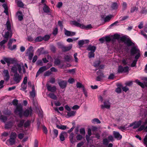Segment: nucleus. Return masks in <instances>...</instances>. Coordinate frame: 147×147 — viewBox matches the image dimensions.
Instances as JSON below:
<instances>
[{"label": "nucleus", "instance_id": "nucleus-40", "mask_svg": "<svg viewBox=\"0 0 147 147\" xmlns=\"http://www.w3.org/2000/svg\"><path fill=\"white\" fill-rule=\"evenodd\" d=\"M126 125H124L123 126H118V128L121 130V131H124L126 129Z\"/></svg>", "mask_w": 147, "mask_h": 147}, {"label": "nucleus", "instance_id": "nucleus-24", "mask_svg": "<svg viewBox=\"0 0 147 147\" xmlns=\"http://www.w3.org/2000/svg\"><path fill=\"white\" fill-rule=\"evenodd\" d=\"M89 41L88 40H80L78 41V44L80 47H81L84 43H88Z\"/></svg>", "mask_w": 147, "mask_h": 147}, {"label": "nucleus", "instance_id": "nucleus-54", "mask_svg": "<svg viewBox=\"0 0 147 147\" xmlns=\"http://www.w3.org/2000/svg\"><path fill=\"white\" fill-rule=\"evenodd\" d=\"M94 52L91 51L88 54V56L89 58L94 57Z\"/></svg>", "mask_w": 147, "mask_h": 147}, {"label": "nucleus", "instance_id": "nucleus-59", "mask_svg": "<svg viewBox=\"0 0 147 147\" xmlns=\"http://www.w3.org/2000/svg\"><path fill=\"white\" fill-rule=\"evenodd\" d=\"M27 54L28 55V57L29 59L30 60H31L32 59V57L33 56V54L32 52H29L28 53H27Z\"/></svg>", "mask_w": 147, "mask_h": 147}, {"label": "nucleus", "instance_id": "nucleus-36", "mask_svg": "<svg viewBox=\"0 0 147 147\" xmlns=\"http://www.w3.org/2000/svg\"><path fill=\"white\" fill-rule=\"evenodd\" d=\"M109 142V140L107 138H104L102 140V143L105 146H107Z\"/></svg>", "mask_w": 147, "mask_h": 147}, {"label": "nucleus", "instance_id": "nucleus-44", "mask_svg": "<svg viewBox=\"0 0 147 147\" xmlns=\"http://www.w3.org/2000/svg\"><path fill=\"white\" fill-rule=\"evenodd\" d=\"M49 96L51 98L54 100H56L57 99V96L53 93H50L49 94Z\"/></svg>", "mask_w": 147, "mask_h": 147}, {"label": "nucleus", "instance_id": "nucleus-61", "mask_svg": "<svg viewBox=\"0 0 147 147\" xmlns=\"http://www.w3.org/2000/svg\"><path fill=\"white\" fill-rule=\"evenodd\" d=\"M80 132L81 134H85V130L84 128H81L80 129Z\"/></svg>", "mask_w": 147, "mask_h": 147}, {"label": "nucleus", "instance_id": "nucleus-14", "mask_svg": "<svg viewBox=\"0 0 147 147\" xmlns=\"http://www.w3.org/2000/svg\"><path fill=\"white\" fill-rule=\"evenodd\" d=\"M97 74L98 76L96 78V80L97 81H100L103 77V74L101 73L100 70H99L97 72Z\"/></svg>", "mask_w": 147, "mask_h": 147}, {"label": "nucleus", "instance_id": "nucleus-35", "mask_svg": "<svg viewBox=\"0 0 147 147\" xmlns=\"http://www.w3.org/2000/svg\"><path fill=\"white\" fill-rule=\"evenodd\" d=\"M56 127L58 129H62L65 130L67 128V126L65 125H56Z\"/></svg>", "mask_w": 147, "mask_h": 147}, {"label": "nucleus", "instance_id": "nucleus-9", "mask_svg": "<svg viewBox=\"0 0 147 147\" xmlns=\"http://www.w3.org/2000/svg\"><path fill=\"white\" fill-rule=\"evenodd\" d=\"M13 41L15 42L16 40L15 39H10L9 41L8 44V48L11 51L15 49L16 47V45H13V47L11 46V45Z\"/></svg>", "mask_w": 147, "mask_h": 147}, {"label": "nucleus", "instance_id": "nucleus-29", "mask_svg": "<svg viewBox=\"0 0 147 147\" xmlns=\"http://www.w3.org/2000/svg\"><path fill=\"white\" fill-rule=\"evenodd\" d=\"M66 134V132H62L60 134L59 136V138L60 140L61 141H64L65 140V136Z\"/></svg>", "mask_w": 147, "mask_h": 147}, {"label": "nucleus", "instance_id": "nucleus-22", "mask_svg": "<svg viewBox=\"0 0 147 147\" xmlns=\"http://www.w3.org/2000/svg\"><path fill=\"white\" fill-rule=\"evenodd\" d=\"M62 50L63 51H67L70 50L72 47V45H70L66 47L64 46L63 47H61Z\"/></svg>", "mask_w": 147, "mask_h": 147}, {"label": "nucleus", "instance_id": "nucleus-46", "mask_svg": "<svg viewBox=\"0 0 147 147\" xmlns=\"http://www.w3.org/2000/svg\"><path fill=\"white\" fill-rule=\"evenodd\" d=\"M32 111H24V115L26 117H28L29 116L30 113H32Z\"/></svg>", "mask_w": 147, "mask_h": 147}, {"label": "nucleus", "instance_id": "nucleus-37", "mask_svg": "<svg viewBox=\"0 0 147 147\" xmlns=\"http://www.w3.org/2000/svg\"><path fill=\"white\" fill-rule=\"evenodd\" d=\"M92 123L94 124H99L100 123V121L97 118L93 119L92 121Z\"/></svg>", "mask_w": 147, "mask_h": 147}, {"label": "nucleus", "instance_id": "nucleus-26", "mask_svg": "<svg viewBox=\"0 0 147 147\" xmlns=\"http://www.w3.org/2000/svg\"><path fill=\"white\" fill-rule=\"evenodd\" d=\"M7 119V117L1 115V111H0V120L3 122L5 123Z\"/></svg>", "mask_w": 147, "mask_h": 147}, {"label": "nucleus", "instance_id": "nucleus-39", "mask_svg": "<svg viewBox=\"0 0 147 147\" xmlns=\"http://www.w3.org/2000/svg\"><path fill=\"white\" fill-rule=\"evenodd\" d=\"M112 17V16L111 15H109L106 16L104 19V21L105 22H109L110 20L111 19Z\"/></svg>", "mask_w": 147, "mask_h": 147}, {"label": "nucleus", "instance_id": "nucleus-13", "mask_svg": "<svg viewBox=\"0 0 147 147\" xmlns=\"http://www.w3.org/2000/svg\"><path fill=\"white\" fill-rule=\"evenodd\" d=\"M13 124L14 123L13 121H9L5 124V127L6 129H10L13 126Z\"/></svg>", "mask_w": 147, "mask_h": 147}, {"label": "nucleus", "instance_id": "nucleus-45", "mask_svg": "<svg viewBox=\"0 0 147 147\" xmlns=\"http://www.w3.org/2000/svg\"><path fill=\"white\" fill-rule=\"evenodd\" d=\"M37 52L39 55L44 53V48H41L37 50Z\"/></svg>", "mask_w": 147, "mask_h": 147}, {"label": "nucleus", "instance_id": "nucleus-17", "mask_svg": "<svg viewBox=\"0 0 147 147\" xmlns=\"http://www.w3.org/2000/svg\"><path fill=\"white\" fill-rule=\"evenodd\" d=\"M3 74L5 80L7 81H8L9 78V75L8 70H4L3 71Z\"/></svg>", "mask_w": 147, "mask_h": 147}, {"label": "nucleus", "instance_id": "nucleus-53", "mask_svg": "<svg viewBox=\"0 0 147 147\" xmlns=\"http://www.w3.org/2000/svg\"><path fill=\"white\" fill-rule=\"evenodd\" d=\"M43 39V37L40 36H39L38 37H37L35 40V41L36 42H40L42 41Z\"/></svg>", "mask_w": 147, "mask_h": 147}, {"label": "nucleus", "instance_id": "nucleus-16", "mask_svg": "<svg viewBox=\"0 0 147 147\" xmlns=\"http://www.w3.org/2000/svg\"><path fill=\"white\" fill-rule=\"evenodd\" d=\"M46 86L48 90L49 91L53 92L55 91L56 90V87L55 86L51 87L48 84H46Z\"/></svg>", "mask_w": 147, "mask_h": 147}, {"label": "nucleus", "instance_id": "nucleus-4", "mask_svg": "<svg viewBox=\"0 0 147 147\" xmlns=\"http://www.w3.org/2000/svg\"><path fill=\"white\" fill-rule=\"evenodd\" d=\"M5 25L6 29L8 31L5 32L4 37L5 39L8 40L9 38H11L12 36L11 24L8 20L7 21Z\"/></svg>", "mask_w": 147, "mask_h": 147}, {"label": "nucleus", "instance_id": "nucleus-25", "mask_svg": "<svg viewBox=\"0 0 147 147\" xmlns=\"http://www.w3.org/2000/svg\"><path fill=\"white\" fill-rule=\"evenodd\" d=\"M128 60H131L130 58H125L123 59L122 61V64L124 65H125L127 64L128 65H130V63L128 62Z\"/></svg>", "mask_w": 147, "mask_h": 147}, {"label": "nucleus", "instance_id": "nucleus-63", "mask_svg": "<svg viewBox=\"0 0 147 147\" xmlns=\"http://www.w3.org/2000/svg\"><path fill=\"white\" fill-rule=\"evenodd\" d=\"M60 61L58 59H55L54 62L55 64L57 65H60Z\"/></svg>", "mask_w": 147, "mask_h": 147}, {"label": "nucleus", "instance_id": "nucleus-27", "mask_svg": "<svg viewBox=\"0 0 147 147\" xmlns=\"http://www.w3.org/2000/svg\"><path fill=\"white\" fill-rule=\"evenodd\" d=\"M43 9L45 13H47L50 12V8L45 4H44V6L43 7Z\"/></svg>", "mask_w": 147, "mask_h": 147}, {"label": "nucleus", "instance_id": "nucleus-41", "mask_svg": "<svg viewBox=\"0 0 147 147\" xmlns=\"http://www.w3.org/2000/svg\"><path fill=\"white\" fill-rule=\"evenodd\" d=\"M17 4L18 7H23L24 5V4L21 1H18Z\"/></svg>", "mask_w": 147, "mask_h": 147}, {"label": "nucleus", "instance_id": "nucleus-49", "mask_svg": "<svg viewBox=\"0 0 147 147\" xmlns=\"http://www.w3.org/2000/svg\"><path fill=\"white\" fill-rule=\"evenodd\" d=\"M76 86L78 88H82L83 89V88H84V86L82 84V83L79 82H77V83Z\"/></svg>", "mask_w": 147, "mask_h": 147}, {"label": "nucleus", "instance_id": "nucleus-32", "mask_svg": "<svg viewBox=\"0 0 147 147\" xmlns=\"http://www.w3.org/2000/svg\"><path fill=\"white\" fill-rule=\"evenodd\" d=\"M143 129L146 130V131L147 132V125L145 127L144 125H142L138 129L137 131H140Z\"/></svg>", "mask_w": 147, "mask_h": 147}, {"label": "nucleus", "instance_id": "nucleus-33", "mask_svg": "<svg viewBox=\"0 0 147 147\" xmlns=\"http://www.w3.org/2000/svg\"><path fill=\"white\" fill-rule=\"evenodd\" d=\"M118 5L116 3H113L111 5V8L112 9L116 10L118 8Z\"/></svg>", "mask_w": 147, "mask_h": 147}, {"label": "nucleus", "instance_id": "nucleus-31", "mask_svg": "<svg viewBox=\"0 0 147 147\" xmlns=\"http://www.w3.org/2000/svg\"><path fill=\"white\" fill-rule=\"evenodd\" d=\"M25 121L22 119L20 121L19 123L17 124V126L19 128H22L24 123Z\"/></svg>", "mask_w": 147, "mask_h": 147}, {"label": "nucleus", "instance_id": "nucleus-2", "mask_svg": "<svg viewBox=\"0 0 147 147\" xmlns=\"http://www.w3.org/2000/svg\"><path fill=\"white\" fill-rule=\"evenodd\" d=\"M17 136L19 139L21 140L24 138V135L23 133H20L17 135L16 132H12L10 134L9 139L6 141V144L8 146H12L15 144L16 142V139Z\"/></svg>", "mask_w": 147, "mask_h": 147}, {"label": "nucleus", "instance_id": "nucleus-42", "mask_svg": "<svg viewBox=\"0 0 147 147\" xmlns=\"http://www.w3.org/2000/svg\"><path fill=\"white\" fill-rule=\"evenodd\" d=\"M127 8V4L125 2H123L122 4V10L125 11Z\"/></svg>", "mask_w": 147, "mask_h": 147}, {"label": "nucleus", "instance_id": "nucleus-58", "mask_svg": "<svg viewBox=\"0 0 147 147\" xmlns=\"http://www.w3.org/2000/svg\"><path fill=\"white\" fill-rule=\"evenodd\" d=\"M50 38V36L49 35H46L43 37V39L45 41H46L48 40Z\"/></svg>", "mask_w": 147, "mask_h": 147}, {"label": "nucleus", "instance_id": "nucleus-52", "mask_svg": "<svg viewBox=\"0 0 147 147\" xmlns=\"http://www.w3.org/2000/svg\"><path fill=\"white\" fill-rule=\"evenodd\" d=\"M53 133L54 135L55 138L57 137L58 133V131L56 129H54L53 130Z\"/></svg>", "mask_w": 147, "mask_h": 147}, {"label": "nucleus", "instance_id": "nucleus-38", "mask_svg": "<svg viewBox=\"0 0 147 147\" xmlns=\"http://www.w3.org/2000/svg\"><path fill=\"white\" fill-rule=\"evenodd\" d=\"M16 110H22V105L21 103H19L16 107Z\"/></svg>", "mask_w": 147, "mask_h": 147}, {"label": "nucleus", "instance_id": "nucleus-57", "mask_svg": "<svg viewBox=\"0 0 147 147\" xmlns=\"http://www.w3.org/2000/svg\"><path fill=\"white\" fill-rule=\"evenodd\" d=\"M18 101L16 99H14L12 101V104L16 107L18 104Z\"/></svg>", "mask_w": 147, "mask_h": 147}, {"label": "nucleus", "instance_id": "nucleus-21", "mask_svg": "<svg viewBox=\"0 0 147 147\" xmlns=\"http://www.w3.org/2000/svg\"><path fill=\"white\" fill-rule=\"evenodd\" d=\"M135 82L137 84L140 86L142 88H144V86L147 87V82H144V84H143L142 83L140 82L138 80H136Z\"/></svg>", "mask_w": 147, "mask_h": 147}, {"label": "nucleus", "instance_id": "nucleus-15", "mask_svg": "<svg viewBox=\"0 0 147 147\" xmlns=\"http://www.w3.org/2000/svg\"><path fill=\"white\" fill-rule=\"evenodd\" d=\"M67 84L66 81H61L58 82V84L60 87L62 89H64L66 86Z\"/></svg>", "mask_w": 147, "mask_h": 147}, {"label": "nucleus", "instance_id": "nucleus-19", "mask_svg": "<svg viewBox=\"0 0 147 147\" xmlns=\"http://www.w3.org/2000/svg\"><path fill=\"white\" fill-rule=\"evenodd\" d=\"M4 60L7 63L8 66H9L11 63H12L13 62V59L11 58L5 57L3 58Z\"/></svg>", "mask_w": 147, "mask_h": 147}, {"label": "nucleus", "instance_id": "nucleus-56", "mask_svg": "<svg viewBox=\"0 0 147 147\" xmlns=\"http://www.w3.org/2000/svg\"><path fill=\"white\" fill-rule=\"evenodd\" d=\"M30 123L29 121H27L24 123V127H27L30 125Z\"/></svg>", "mask_w": 147, "mask_h": 147}, {"label": "nucleus", "instance_id": "nucleus-43", "mask_svg": "<svg viewBox=\"0 0 147 147\" xmlns=\"http://www.w3.org/2000/svg\"><path fill=\"white\" fill-rule=\"evenodd\" d=\"M27 85L26 84L22 83L21 85V90L23 91H25V92H26V91L25 90L26 89Z\"/></svg>", "mask_w": 147, "mask_h": 147}, {"label": "nucleus", "instance_id": "nucleus-51", "mask_svg": "<svg viewBox=\"0 0 147 147\" xmlns=\"http://www.w3.org/2000/svg\"><path fill=\"white\" fill-rule=\"evenodd\" d=\"M78 38H74L72 39L71 38H68L67 39V41L69 42H72L74 40L75 41L78 39Z\"/></svg>", "mask_w": 147, "mask_h": 147}, {"label": "nucleus", "instance_id": "nucleus-7", "mask_svg": "<svg viewBox=\"0 0 147 147\" xmlns=\"http://www.w3.org/2000/svg\"><path fill=\"white\" fill-rule=\"evenodd\" d=\"M50 66H44L40 67L37 72L36 77H37L41 73L48 69Z\"/></svg>", "mask_w": 147, "mask_h": 147}, {"label": "nucleus", "instance_id": "nucleus-23", "mask_svg": "<svg viewBox=\"0 0 147 147\" xmlns=\"http://www.w3.org/2000/svg\"><path fill=\"white\" fill-rule=\"evenodd\" d=\"M123 37H125L127 39H129L130 40H131L129 38H127L126 36H123L121 37H120V35H119V34H114L113 36V38L114 39H120V40L122 41L123 42H124L122 40H121V38Z\"/></svg>", "mask_w": 147, "mask_h": 147}, {"label": "nucleus", "instance_id": "nucleus-60", "mask_svg": "<svg viewBox=\"0 0 147 147\" xmlns=\"http://www.w3.org/2000/svg\"><path fill=\"white\" fill-rule=\"evenodd\" d=\"M43 131V132L46 134H47L48 133V130L46 127L44 125L42 126Z\"/></svg>", "mask_w": 147, "mask_h": 147}, {"label": "nucleus", "instance_id": "nucleus-28", "mask_svg": "<svg viewBox=\"0 0 147 147\" xmlns=\"http://www.w3.org/2000/svg\"><path fill=\"white\" fill-rule=\"evenodd\" d=\"M16 15L18 16V20L20 21L23 19V16L22 15V13L20 11H18L16 13Z\"/></svg>", "mask_w": 147, "mask_h": 147}, {"label": "nucleus", "instance_id": "nucleus-34", "mask_svg": "<svg viewBox=\"0 0 147 147\" xmlns=\"http://www.w3.org/2000/svg\"><path fill=\"white\" fill-rule=\"evenodd\" d=\"M74 134L73 133H71L70 134L69 137L70 142L72 144L74 143Z\"/></svg>", "mask_w": 147, "mask_h": 147}, {"label": "nucleus", "instance_id": "nucleus-11", "mask_svg": "<svg viewBox=\"0 0 147 147\" xmlns=\"http://www.w3.org/2000/svg\"><path fill=\"white\" fill-rule=\"evenodd\" d=\"M22 79V76L18 73L14 74L13 76V79L16 83L20 82Z\"/></svg>", "mask_w": 147, "mask_h": 147}, {"label": "nucleus", "instance_id": "nucleus-50", "mask_svg": "<svg viewBox=\"0 0 147 147\" xmlns=\"http://www.w3.org/2000/svg\"><path fill=\"white\" fill-rule=\"evenodd\" d=\"M100 63V60H98L95 61L94 63V67H96L99 66Z\"/></svg>", "mask_w": 147, "mask_h": 147}, {"label": "nucleus", "instance_id": "nucleus-10", "mask_svg": "<svg viewBox=\"0 0 147 147\" xmlns=\"http://www.w3.org/2000/svg\"><path fill=\"white\" fill-rule=\"evenodd\" d=\"M142 122L141 120H139L138 121H135L131 123L129 125V127H131L133 125V129H135L141 125Z\"/></svg>", "mask_w": 147, "mask_h": 147}, {"label": "nucleus", "instance_id": "nucleus-1", "mask_svg": "<svg viewBox=\"0 0 147 147\" xmlns=\"http://www.w3.org/2000/svg\"><path fill=\"white\" fill-rule=\"evenodd\" d=\"M125 45L128 47H132L130 50L131 54L132 55H135V59L131 64V67L136 66L138 59L140 56V51L138 48V46L135 45V43L133 42L131 40L127 39L125 37H123L121 38Z\"/></svg>", "mask_w": 147, "mask_h": 147}, {"label": "nucleus", "instance_id": "nucleus-5", "mask_svg": "<svg viewBox=\"0 0 147 147\" xmlns=\"http://www.w3.org/2000/svg\"><path fill=\"white\" fill-rule=\"evenodd\" d=\"M71 22L73 25L82 29L88 30L92 28V26L90 24L85 26L83 24H80L76 21H71Z\"/></svg>", "mask_w": 147, "mask_h": 147}, {"label": "nucleus", "instance_id": "nucleus-62", "mask_svg": "<svg viewBox=\"0 0 147 147\" xmlns=\"http://www.w3.org/2000/svg\"><path fill=\"white\" fill-rule=\"evenodd\" d=\"M51 74V71H46L44 74V76H49Z\"/></svg>", "mask_w": 147, "mask_h": 147}, {"label": "nucleus", "instance_id": "nucleus-55", "mask_svg": "<svg viewBox=\"0 0 147 147\" xmlns=\"http://www.w3.org/2000/svg\"><path fill=\"white\" fill-rule=\"evenodd\" d=\"M138 8L136 6H134L131 8L130 12L131 13H133L136 11H137Z\"/></svg>", "mask_w": 147, "mask_h": 147}, {"label": "nucleus", "instance_id": "nucleus-18", "mask_svg": "<svg viewBox=\"0 0 147 147\" xmlns=\"http://www.w3.org/2000/svg\"><path fill=\"white\" fill-rule=\"evenodd\" d=\"M113 135L115 138L118 140H120L122 138V136L118 132L114 131Z\"/></svg>", "mask_w": 147, "mask_h": 147}, {"label": "nucleus", "instance_id": "nucleus-30", "mask_svg": "<svg viewBox=\"0 0 147 147\" xmlns=\"http://www.w3.org/2000/svg\"><path fill=\"white\" fill-rule=\"evenodd\" d=\"M96 48V47L94 46H92L91 45H89L88 46L87 49L88 51H91L94 52Z\"/></svg>", "mask_w": 147, "mask_h": 147}, {"label": "nucleus", "instance_id": "nucleus-64", "mask_svg": "<svg viewBox=\"0 0 147 147\" xmlns=\"http://www.w3.org/2000/svg\"><path fill=\"white\" fill-rule=\"evenodd\" d=\"M76 137L77 140H81L82 138V136L80 134L77 135Z\"/></svg>", "mask_w": 147, "mask_h": 147}, {"label": "nucleus", "instance_id": "nucleus-3", "mask_svg": "<svg viewBox=\"0 0 147 147\" xmlns=\"http://www.w3.org/2000/svg\"><path fill=\"white\" fill-rule=\"evenodd\" d=\"M22 69L23 73H25L26 72V70L23 64H16L12 67L11 69V71L14 74L18 73V70L20 74H21Z\"/></svg>", "mask_w": 147, "mask_h": 147}, {"label": "nucleus", "instance_id": "nucleus-8", "mask_svg": "<svg viewBox=\"0 0 147 147\" xmlns=\"http://www.w3.org/2000/svg\"><path fill=\"white\" fill-rule=\"evenodd\" d=\"M129 67L126 66L123 67L122 66H119L118 67V72L119 73H126L129 71Z\"/></svg>", "mask_w": 147, "mask_h": 147}, {"label": "nucleus", "instance_id": "nucleus-47", "mask_svg": "<svg viewBox=\"0 0 147 147\" xmlns=\"http://www.w3.org/2000/svg\"><path fill=\"white\" fill-rule=\"evenodd\" d=\"M71 57L70 55H67L65 56L64 59L66 61L69 62L71 59Z\"/></svg>", "mask_w": 147, "mask_h": 147}, {"label": "nucleus", "instance_id": "nucleus-12", "mask_svg": "<svg viewBox=\"0 0 147 147\" xmlns=\"http://www.w3.org/2000/svg\"><path fill=\"white\" fill-rule=\"evenodd\" d=\"M111 103L109 101H105L104 102V105H101V107L102 109L105 108L108 109H109L110 107Z\"/></svg>", "mask_w": 147, "mask_h": 147}, {"label": "nucleus", "instance_id": "nucleus-20", "mask_svg": "<svg viewBox=\"0 0 147 147\" xmlns=\"http://www.w3.org/2000/svg\"><path fill=\"white\" fill-rule=\"evenodd\" d=\"M65 34L67 36H72L75 35V32H71L65 29Z\"/></svg>", "mask_w": 147, "mask_h": 147}, {"label": "nucleus", "instance_id": "nucleus-48", "mask_svg": "<svg viewBox=\"0 0 147 147\" xmlns=\"http://www.w3.org/2000/svg\"><path fill=\"white\" fill-rule=\"evenodd\" d=\"M23 111H14V113H16L18 112L19 116L20 118H21L24 115Z\"/></svg>", "mask_w": 147, "mask_h": 147}, {"label": "nucleus", "instance_id": "nucleus-6", "mask_svg": "<svg viewBox=\"0 0 147 147\" xmlns=\"http://www.w3.org/2000/svg\"><path fill=\"white\" fill-rule=\"evenodd\" d=\"M57 112V113H58L61 115L62 116H65L67 118H69L71 117L74 116L75 115L76 112V111H67V112H65V113H67V115H65L63 114V113H61L59 112V111H55Z\"/></svg>", "mask_w": 147, "mask_h": 147}]
</instances>
